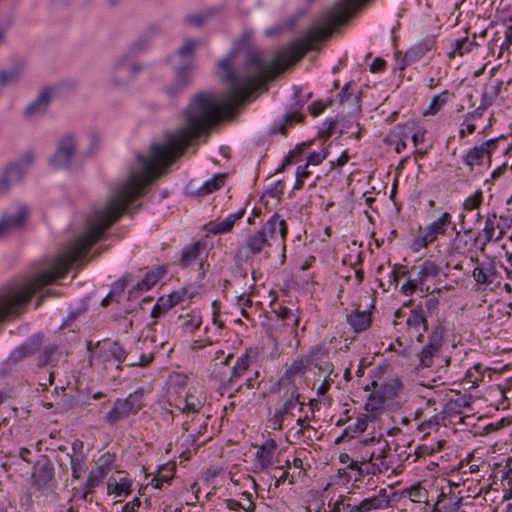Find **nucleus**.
I'll list each match as a JSON object with an SVG mask.
<instances>
[{
    "label": "nucleus",
    "instance_id": "f257e3e1",
    "mask_svg": "<svg viewBox=\"0 0 512 512\" xmlns=\"http://www.w3.org/2000/svg\"><path fill=\"white\" fill-rule=\"evenodd\" d=\"M250 39L251 33L244 32L227 57L218 64L219 76L229 86L225 96L219 98L214 93L197 94L186 109V126L167 135L163 144H153L150 156L137 158V165L131 168L126 181L118 187L106 205L95 212L86 232L77 240H100L125 209L143 196L146 188L184 153L192 140L208 134L221 120L232 118L238 106L288 68L287 52L279 53L271 60H265L254 53L248 57L243 72L236 73L233 70L236 55L249 44Z\"/></svg>",
    "mask_w": 512,
    "mask_h": 512
},
{
    "label": "nucleus",
    "instance_id": "f03ea898",
    "mask_svg": "<svg viewBox=\"0 0 512 512\" xmlns=\"http://www.w3.org/2000/svg\"><path fill=\"white\" fill-rule=\"evenodd\" d=\"M286 233L285 220L279 219L278 214H274L260 230L247 236L245 243L239 247L235 254L236 260L248 262L251 257L259 254L265 245L269 244V238L273 239L278 234L282 245L281 264H284L286 259Z\"/></svg>",
    "mask_w": 512,
    "mask_h": 512
},
{
    "label": "nucleus",
    "instance_id": "7ed1b4c3",
    "mask_svg": "<svg viewBox=\"0 0 512 512\" xmlns=\"http://www.w3.org/2000/svg\"><path fill=\"white\" fill-rule=\"evenodd\" d=\"M363 453L361 455V464L368 465L366 473H382L392 467L389 444L386 439L371 438L363 443Z\"/></svg>",
    "mask_w": 512,
    "mask_h": 512
},
{
    "label": "nucleus",
    "instance_id": "20e7f679",
    "mask_svg": "<svg viewBox=\"0 0 512 512\" xmlns=\"http://www.w3.org/2000/svg\"><path fill=\"white\" fill-rule=\"evenodd\" d=\"M199 44L197 40L187 39L178 49L176 57L181 59L184 65L177 70L175 81L168 88L170 95H175L189 84L190 74L193 70L194 53Z\"/></svg>",
    "mask_w": 512,
    "mask_h": 512
},
{
    "label": "nucleus",
    "instance_id": "39448f33",
    "mask_svg": "<svg viewBox=\"0 0 512 512\" xmlns=\"http://www.w3.org/2000/svg\"><path fill=\"white\" fill-rule=\"evenodd\" d=\"M452 224V215L449 212L440 213L439 217L419 229V235L414 240L415 248H426L436 241L438 236H444L448 227Z\"/></svg>",
    "mask_w": 512,
    "mask_h": 512
},
{
    "label": "nucleus",
    "instance_id": "423d86ee",
    "mask_svg": "<svg viewBox=\"0 0 512 512\" xmlns=\"http://www.w3.org/2000/svg\"><path fill=\"white\" fill-rule=\"evenodd\" d=\"M29 218V209L21 205L14 212L4 213L0 218V239L22 229Z\"/></svg>",
    "mask_w": 512,
    "mask_h": 512
},
{
    "label": "nucleus",
    "instance_id": "0eeeda50",
    "mask_svg": "<svg viewBox=\"0 0 512 512\" xmlns=\"http://www.w3.org/2000/svg\"><path fill=\"white\" fill-rule=\"evenodd\" d=\"M33 160L32 152H27L19 162L9 166L0 178V193L8 191L12 184L19 182Z\"/></svg>",
    "mask_w": 512,
    "mask_h": 512
},
{
    "label": "nucleus",
    "instance_id": "6e6552de",
    "mask_svg": "<svg viewBox=\"0 0 512 512\" xmlns=\"http://www.w3.org/2000/svg\"><path fill=\"white\" fill-rule=\"evenodd\" d=\"M506 225L503 219L498 218L496 214L488 215L484 227L479 233L478 238L482 239L481 250L490 242H498L506 233Z\"/></svg>",
    "mask_w": 512,
    "mask_h": 512
},
{
    "label": "nucleus",
    "instance_id": "1a4fd4ad",
    "mask_svg": "<svg viewBox=\"0 0 512 512\" xmlns=\"http://www.w3.org/2000/svg\"><path fill=\"white\" fill-rule=\"evenodd\" d=\"M407 333L411 340L422 342L424 333L428 329L427 315L422 306H417L410 311L406 319Z\"/></svg>",
    "mask_w": 512,
    "mask_h": 512
},
{
    "label": "nucleus",
    "instance_id": "9d476101",
    "mask_svg": "<svg viewBox=\"0 0 512 512\" xmlns=\"http://www.w3.org/2000/svg\"><path fill=\"white\" fill-rule=\"evenodd\" d=\"M497 143V139H490L480 145L474 146L467 152L464 158L465 164L472 168L476 165L483 164L485 160L490 162L491 154L496 150Z\"/></svg>",
    "mask_w": 512,
    "mask_h": 512
},
{
    "label": "nucleus",
    "instance_id": "9b49d317",
    "mask_svg": "<svg viewBox=\"0 0 512 512\" xmlns=\"http://www.w3.org/2000/svg\"><path fill=\"white\" fill-rule=\"evenodd\" d=\"M76 147L75 139L72 135L64 136L57 147L54 156L51 159V164L54 168L68 167L72 156L74 155Z\"/></svg>",
    "mask_w": 512,
    "mask_h": 512
},
{
    "label": "nucleus",
    "instance_id": "f8f14e48",
    "mask_svg": "<svg viewBox=\"0 0 512 512\" xmlns=\"http://www.w3.org/2000/svg\"><path fill=\"white\" fill-rule=\"evenodd\" d=\"M287 314L288 309L286 307L279 306L278 309L273 308L272 315L269 317V336L275 343L278 340H285V319Z\"/></svg>",
    "mask_w": 512,
    "mask_h": 512
},
{
    "label": "nucleus",
    "instance_id": "ddd939ff",
    "mask_svg": "<svg viewBox=\"0 0 512 512\" xmlns=\"http://www.w3.org/2000/svg\"><path fill=\"white\" fill-rule=\"evenodd\" d=\"M99 357L103 363L115 364L116 368H119L120 363L126 358V353L117 342L106 340L100 348Z\"/></svg>",
    "mask_w": 512,
    "mask_h": 512
},
{
    "label": "nucleus",
    "instance_id": "4468645a",
    "mask_svg": "<svg viewBox=\"0 0 512 512\" xmlns=\"http://www.w3.org/2000/svg\"><path fill=\"white\" fill-rule=\"evenodd\" d=\"M441 343L440 341L429 342L419 353L420 365L423 367H432L436 363L441 364L445 362L448 365L449 360L444 359L440 354Z\"/></svg>",
    "mask_w": 512,
    "mask_h": 512
},
{
    "label": "nucleus",
    "instance_id": "2eb2a0df",
    "mask_svg": "<svg viewBox=\"0 0 512 512\" xmlns=\"http://www.w3.org/2000/svg\"><path fill=\"white\" fill-rule=\"evenodd\" d=\"M33 485L37 489L47 487L54 478V468L49 461L37 462L31 475Z\"/></svg>",
    "mask_w": 512,
    "mask_h": 512
},
{
    "label": "nucleus",
    "instance_id": "dca6fc26",
    "mask_svg": "<svg viewBox=\"0 0 512 512\" xmlns=\"http://www.w3.org/2000/svg\"><path fill=\"white\" fill-rule=\"evenodd\" d=\"M327 155L328 153L326 150H322L321 152L318 153L314 152L309 154V156L307 157L306 165L304 167H299L296 171V182L293 187L294 190L301 189L303 185V180L311 174V172L308 170V167L310 165H319L326 159Z\"/></svg>",
    "mask_w": 512,
    "mask_h": 512
},
{
    "label": "nucleus",
    "instance_id": "f3484780",
    "mask_svg": "<svg viewBox=\"0 0 512 512\" xmlns=\"http://www.w3.org/2000/svg\"><path fill=\"white\" fill-rule=\"evenodd\" d=\"M391 498L386 489H381L376 495L360 502L362 512H370L377 509H386L390 506Z\"/></svg>",
    "mask_w": 512,
    "mask_h": 512
},
{
    "label": "nucleus",
    "instance_id": "a211bd4d",
    "mask_svg": "<svg viewBox=\"0 0 512 512\" xmlns=\"http://www.w3.org/2000/svg\"><path fill=\"white\" fill-rule=\"evenodd\" d=\"M316 368L318 372H316L315 375L318 377V380H321V383L317 387V395L324 396L334 382L336 374L333 373V365L328 362L322 365H316Z\"/></svg>",
    "mask_w": 512,
    "mask_h": 512
},
{
    "label": "nucleus",
    "instance_id": "6ab92c4d",
    "mask_svg": "<svg viewBox=\"0 0 512 512\" xmlns=\"http://www.w3.org/2000/svg\"><path fill=\"white\" fill-rule=\"evenodd\" d=\"M40 350V336H35L30 339L27 343L21 345L15 349L10 357L9 361L17 363L20 362Z\"/></svg>",
    "mask_w": 512,
    "mask_h": 512
},
{
    "label": "nucleus",
    "instance_id": "aec40b11",
    "mask_svg": "<svg viewBox=\"0 0 512 512\" xmlns=\"http://www.w3.org/2000/svg\"><path fill=\"white\" fill-rule=\"evenodd\" d=\"M183 402V407L178 406L181 412L185 414H195L203 407L204 397L196 388H190Z\"/></svg>",
    "mask_w": 512,
    "mask_h": 512
},
{
    "label": "nucleus",
    "instance_id": "412c9836",
    "mask_svg": "<svg viewBox=\"0 0 512 512\" xmlns=\"http://www.w3.org/2000/svg\"><path fill=\"white\" fill-rule=\"evenodd\" d=\"M495 275L494 269L477 265L472 271L476 289L478 291L486 290L494 282Z\"/></svg>",
    "mask_w": 512,
    "mask_h": 512
},
{
    "label": "nucleus",
    "instance_id": "4be33fe9",
    "mask_svg": "<svg viewBox=\"0 0 512 512\" xmlns=\"http://www.w3.org/2000/svg\"><path fill=\"white\" fill-rule=\"evenodd\" d=\"M245 211L243 209L237 211L236 213L230 214L225 219L221 221H217L209 224V231L212 234H223L228 233L234 227V224L237 220L241 219L244 216Z\"/></svg>",
    "mask_w": 512,
    "mask_h": 512
},
{
    "label": "nucleus",
    "instance_id": "5701e85b",
    "mask_svg": "<svg viewBox=\"0 0 512 512\" xmlns=\"http://www.w3.org/2000/svg\"><path fill=\"white\" fill-rule=\"evenodd\" d=\"M205 251L206 245L200 241L185 247L182 251L180 260L182 267H187L194 263L203 253H205Z\"/></svg>",
    "mask_w": 512,
    "mask_h": 512
},
{
    "label": "nucleus",
    "instance_id": "b1692460",
    "mask_svg": "<svg viewBox=\"0 0 512 512\" xmlns=\"http://www.w3.org/2000/svg\"><path fill=\"white\" fill-rule=\"evenodd\" d=\"M50 99L51 90L48 88L42 90L36 100L26 108L25 114L32 117L44 113L49 105Z\"/></svg>",
    "mask_w": 512,
    "mask_h": 512
},
{
    "label": "nucleus",
    "instance_id": "393cba45",
    "mask_svg": "<svg viewBox=\"0 0 512 512\" xmlns=\"http://www.w3.org/2000/svg\"><path fill=\"white\" fill-rule=\"evenodd\" d=\"M483 116V110L481 108H477L474 111L468 113L465 116L464 121L461 124V129L459 130V137L465 138L467 135H471L476 130V122L481 119Z\"/></svg>",
    "mask_w": 512,
    "mask_h": 512
},
{
    "label": "nucleus",
    "instance_id": "a878e982",
    "mask_svg": "<svg viewBox=\"0 0 512 512\" xmlns=\"http://www.w3.org/2000/svg\"><path fill=\"white\" fill-rule=\"evenodd\" d=\"M142 393L135 392L130 394L126 399H118L116 402L122 407L126 416L136 414L142 407Z\"/></svg>",
    "mask_w": 512,
    "mask_h": 512
},
{
    "label": "nucleus",
    "instance_id": "bb28decb",
    "mask_svg": "<svg viewBox=\"0 0 512 512\" xmlns=\"http://www.w3.org/2000/svg\"><path fill=\"white\" fill-rule=\"evenodd\" d=\"M385 400L375 391L370 394L365 404V413L371 416V419H377L384 410Z\"/></svg>",
    "mask_w": 512,
    "mask_h": 512
},
{
    "label": "nucleus",
    "instance_id": "cd10ccee",
    "mask_svg": "<svg viewBox=\"0 0 512 512\" xmlns=\"http://www.w3.org/2000/svg\"><path fill=\"white\" fill-rule=\"evenodd\" d=\"M25 68L23 61L17 62L13 67L7 70L0 71V85L7 86L12 83H16Z\"/></svg>",
    "mask_w": 512,
    "mask_h": 512
},
{
    "label": "nucleus",
    "instance_id": "c85d7f7f",
    "mask_svg": "<svg viewBox=\"0 0 512 512\" xmlns=\"http://www.w3.org/2000/svg\"><path fill=\"white\" fill-rule=\"evenodd\" d=\"M485 375V368L481 364H476L469 368L463 378V384L469 388H475L483 381Z\"/></svg>",
    "mask_w": 512,
    "mask_h": 512
},
{
    "label": "nucleus",
    "instance_id": "c756f323",
    "mask_svg": "<svg viewBox=\"0 0 512 512\" xmlns=\"http://www.w3.org/2000/svg\"><path fill=\"white\" fill-rule=\"evenodd\" d=\"M348 321L355 331H363L370 325V313L355 311L348 316Z\"/></svg>",
    "mask_w": 512,
    "mask_h": 512
},
{
    "label": "nucleus",
    "instance_id": "7c9ffc66",
    "mask_svg": "<svg viewBox=\"0 0 512 512\" xmlns=\"http://www.w3.org/2000/svg\"><path fill=\"white\" fill-rule=\"evenodd\" d=\"M165 271L161 268L146 273L142 281L138 282L134 287L138 291H147L153 287L164 275Z\"/></svg>",
    "mask_w": 512,
    "mask_h": 512
},
{
    "label": "nucleus",
    "instance_id": "2f4dec72",
    "mask_svg": "<svg viewBox=\"0 0 512 512\" xmlns=\"http://www.w3.org/2000/svg\"><path fill=\"white\" fill-rule=\"evenodd\" d=\"M404 497L409 498L412 502L415 503H427L428 502V491L422 487L420 484L413 485L409 488H406L402 492Z\"/></svg>",
    "mask_w": 512,
    "mask_h": 512
},
{
    "label": "nucleus",
    "instance_id": "473e14b6",
    "mask_svg": "<svg viewBox=\"0 0 512 512\" xmlns=\"http://www.w3.org/2000/svg\"><path fill=\"white\" fill-rule=\"evenodd\" d=\"M249 365L250 356L248 353H244L238 357L236 363L231 368V375L228 378V382H233L235 379L241 377L247 371Z\"/></svg>",
    "mask_w": 512,
    "mask_h": 512
},
{
    "label": "nucleus",
    "instance_id": "72a5a7b5",
    "mask_svg": "<svg viewBox=\"0 0 512 512\" xmlns=\"http://www.w3.org/2000/svg\"><path fill=\"white\" fill-rule=\"evenodd\" d=\"M106 473L102 469L94 468L90 471L88 478L86 480L84 486V498L87 497L89 493L93 491L95 487H97L103 479L106 477Z\"/></svg>",
    "mask_w": 512,
    "mask_h": 512
},
{
    "label": "nucleus",
    "instance_id": "f704fd0d",
    "mask_svg": "<svg viewBox=\"0 0 512 512\" xmlns=\"http://www.w3.org/2000/svg\"><path fill=\"white\" fill-rule=\"evenodd\" d=\"M476 47H477V44L474 41L469 40L468 38H463V39L457 40L455 42L454 47L449 52V55L452 58L462 57L466 53L471 52L473 50V48H476Z\"/></svg>",
    "mask_w": 512,
    "mask_h": 512
},
{
    "label": "nucleus",
    "instance_id": "c9c22d12",
    "mask_svg": "<svg viewBox=\"0 0 512 512\" xmlns=\"http://www.w3.org/2000/svg\"><path fill=\"white\" fill-rule=\"evenodd\" d=\"M226 503L230 510L243 509L246 512H252L255 509V504L252 502L250 494L247 493H243L239 501L228 499Z\"/></svg>",
    "mask_w": 512,
    "mask_h": 512
},
{
    "label": "nucleus",
    "instance_id": "e433bc0d",
    "mask_svg": "<svg viewBox=\"0 0 512 512\" xmlns=\"http://www.w3.org/2000/svg\"><path fill=\"white\" fill-rule=\"evenodd\" d=\"M180 326L184 332L193 333L202 324V318L198 315L187 314L179 317Z\"/></svg>",
    "mask_w": 512,
    "mask_h": 512
},
{
    "label": "nucleus",
    "instance_id": "4c0bfd02",
    "mask_svg": "<svg viewBox=\"0 0 512 512\" xmlns=\"http://www.w3.org/2000/svg\"><path fill=\"white\" fill-rule=\"evenodd\" d=\"M288 413V399H285L281 405L276 408L274 416L269 420V427L273 430H280L284 416Z\"/></svg>",
    "mask_w": 512,
    "mask_h": 512
},
{
    "label": "nucleus",
    "instance_id": "58836bf2",
    "mask_svg": "<svg viewBox=\"0 0 512 512\" xmlns=\"http://www.w3.org/2000/svg\"><path fill=\"white\" fill-rule=\"evenodd\" d=\"M226 174H217L212 179L205 182V184L199 189V192L203 195L210 194L220 189L225 182Z\"/></svg>",
    "mask_w": 512,
    "mask_h": 512
},
{
    "label": "nucleus",
    "instance_id": "ea45409f",
    "mask_svg": "<svg viewBox=\"0 0 512 512\" xmlns=\"http://www.w3.org/2000/svg\"><path fill=\"white\" fill-rule=\"evenodd\" d=\"M291 468H293L294 471L290 475L291 476L290 484H292L295 481L304 482L305 479L307 478V474H306V468L304 466L303 460L298 457H295L292 462V465H290V469Z\"/></svg>",
    "mask_w": 512,
    "mask_h": 512
},
{
    "label": "nucleus",
    "instance_id": "a19ab883",
    "mask_svg": "<svg viewBox=\"0 0 512 512\" xmlns=\"http://www.w3.org/2000/svg\"><path fill=\"white\" fill-rule=\"evenodd\" d=\"M175 466L163 467L158 474L152 479L151 485L155 488H162L164 483H168L173 477Z\"/></svg>",
    "mask_w": 512,
    "mask_h": 512
},
{
    "label": "nucleus",
    "instance_id": "79ce46f5",
    "mask_svg": "<svg viewBox=\"0 0 512 512\" xmlns=\"http://www.w3.org/2000/svg\"><path fill=\"white\" fill-rule=\"evenodd\" d=\"M86 457L83 454H74L71 456V468L72 476L75 479H79L82 474L86 471Z\"/></svg>",
    "mask_w": 512,
    "mask_h": 512
},
{
    "label": "nucleus",
    "instance_id": "37998d69",
    "mask_svg": "<svg viewBox=\"0 0 512 512\" xmlns=\"http://www.w3.org/2000/svg\"><path fill=\"white\" fill-rule=\"evenodd\" d=\"M131 483L128 479H120L119 482L116 480H110L108 482V493L116 494L121 496L122 494H128L130 492Z\"/></svg>",
    "mask_w": 512,
    "mask_h": 512
},
{
    "label": "nucleus",
    "instance_id": "c03bdc74",
    "mask_svg": "<svg viewBox=\"0 0 512 512\" xmlns=\"http://www.w3.org/2000/svg\"><path fill=\"white\" fill-rule=\"evenodd\" d=\"M483 202V192L481 190L475 191L472 195L467 197L463 202V210L464 211H473L482 205Z\"/></svg>",
    "mask_w": 512,
    "mask_h": 512
},
{
    "label": "nucleus",
    "instance_id": "a18cd8bd",
    "mask_svg": "<svg viewBox=\"0 0 512 512\" xmlns=\"http://www.w3.org/2000/svg\"><path fill=\"white\" fill-rule=\"evenodd\" d=\"M373 386H374V389H376L375 391L386 401L387 399L389 398H392L394 397L397 392H398V389H399V384L394 382V383H385V384H382L378 389H377V383L376 382H373L372 383Z\"/></svg>",
    "mask_w": 512,
    "mask_h": 512
},
{
    "label": "nucleus",
    "instance_id": "49530a36",
    "mask_svg": "<svg viewBox=\"0 0 512 512\" xmlns=\"http://www.w3.org/2000/svg\"><path fill=\"white\" fill-rule=\"evenodd\" d=\"M439 272L440 268L436 264L426 262L420 267L417 276L421 278L422 283H424L427 278L437 276Z\"/></svg>",
    "mask_w": 512,
    "mask_h": 512
},
{
    "label": "nucleus",
    "instance_id": "de8ad7c7",
    "mask_svg": "<svg viewBox=\"0 0 512 512\" xmlns=\"http://www.w3.org/2000/svg\"><path fill=\"white\" fill-rule=\"evenodd\" d=\"M504 53L507 55H512V25L506 27L504 31V40L500 46L499 57H501Z\"/></svg>",
    "mask_w": 512,
    "mask_h": 512
},
{
    "label": "nucleus",
    "instance_id": "09e8293b",
    "mask_svg": "<svg viewBox=\"0 0 512 512\" xmlns=\"http://www.w3.org/2000/svg\"><path fill=\"white\" fill-rule=\"evenodd\" d=\"M181 300V297L179 295V293H172L166 297H160L158 299V304L161 306L162 308V311H168L170 310L172 307H174L177 303H179V301Z\"/></svg>",
    "mask_w": 512,
    "mask_h": 512
},
{
    "label": "nucleus",
    "instance_id": "8fccbe9b",
    "mask_svg": "<svg viewBox=\"0 0 512 512\" xmlns=\"http://www.w3.org/2000/svg\"><path fill=\"white\" fill-rule=\"evenodd\" d=\"M55 351V345H48L43 348L40 346V350L38 351L40 354L38 356L37 365L44 366L48 364L51 361V356L55 353Z\"/></svg>",
    "mask_w": 512,
    "mask_h": 512
},
{
    "label": "nucleus",
    "instance_id": "3c124183",
    "mask_svg": "<svg viewBox=\"0 0 512 512\" xmlns=\"http://www.w3.org/2000/svg\"><path fill=\"white\" fill-rule=\"evenodd\" d=\"M421 284H423L421 278L416 275L415 278L407 279L401 285L400 290L404 295L411 296Z\"/></svg>",
    "mask_w": 512,
    "mask_h": 512
},
{
    "label": "nucleus",
    "instance_id": "603ef678",
    "mask_svg": "<svg viewBox=\"0 0 512 512\" xmlns=\"http://www.w3.org/2000/svg\"><path fill=\"white\" fill-rule=\"evenodd\" d=\"M125 417L127 416L123 412L122 407H120L118 403L115 402L113 408L106 414L105 418L110 425H113Z\"/></svg>",
    "mask_w": 512,
    "mask_h": 512
},
{
    "label": "nucleus",
    "instance_id": "864d4df0",
    "mask_svg": "<svg viewBox=\"0 0 512 512\" xmlns=\"http://www.w3.org/2000/svg\"><path fill=\"white\" fill-rule=\"evenodd\" d=\"M336 503L337 512H362V510H360V503L353 505L350 503V499L345 497L337 500Z\"/></svg>",
    "mask_w": 512,
    "mask_h": 512
},
{
    "label": "nucleus",
    "instance_id": "5fc2aeb1",
    "mask_svg": "<svg viewBox=\"0 0 512 512\" xmlns=\"http://www.w3.org/2000/svg\"><path fill=\"white\" fill-rule=\"evenodd\" d=\"M114 460L115 455L110 452H106L99 457L96 468L104 470V472L107 474L110 471Z\"/></svg>",
    "mask_w": 512,
    "mask_h": 512
},
{
    "label": "nucleus",
    "instance_id": "6e6d98bb",
    "mask_svg": "<svg viewBox=\"0 0 512 512\" xmlns=\"http://www.w3.org/2000/svg\"><path fill=\"white\" fill-rule=\"evenodd\" d=\"M375 419H371V416L367 413L361 414L353 424V432L355 433H363L368 428V423L370 421H374Z\"/></svg>",
    "mask_w": 512,
    "mask_h": 512
},
{
    "label": "nucleus",
    "instance_id": "4d7b16f0",
    "mask_svg": "<svg viewBox=\"0 0 512 512\" xmlns=\"http://www.w3.org/2000/svg\"><path fill=\"white\" fill-rule=\"evenodd\" d=\"M339 461L343 464H346L348 469L358 470L359 472H362L361 458L354 460V459H351V457L347 453H341L339 455Z\"/></svg>",
    "mask_w": 512,
    "mask_h": 512
},
{
    "label": "nucleus",
    "instance_id": "13d9d810",
    "mask_svg": "<svg viewBox=\"0 0 512 512\" xmlns=\"http://www.w3.org/2000/svg\"><path fill=\"white\" fill-rule=\"evenodd\" d=\"M445 99L441 96H435L427 110L424 111V115H434L436 114L444 105Z\"/></svg>",
    "mask_w": 512,
    "mask_h": 512
},
{
    "label": "nucleus",
    "instance_id": "bf43d9fd",
    "mask_svg": "<svg viewBox=\"0 0 512 512\" xmlns=\"http://www.w3.org/2000/svg\"><path fill=\"white\" fill-rule=\"evenodd\" d=\"M273 455L268 453L265 448L260 447L256 452V460L261 468L267 467L272 460Z\"/></svg>",
    "mask_w": 512,
    "mask_h": 512
},
{
    "label": "nucleus",
    "instance_id": "052dcab7",
    "mask_svg": "<svg viewBox=\"0 0 512 512\" xmlns=\"http://www.w3.org/2000/svg\"><path fill=\"white\" fill-rule=\"evenodd\" d=\"M332 104V101L331 100H327V101H315L313 102L310 106H309V112L311 113V115H313L314 117L320 115L326 108H328L329 106H331Z\"/></svg>",
    "mask_w": 512,
    "mask_h": 512
},
{
    "label": "nucleus",
    "instance_id": "680f3d73",
    "mask_svg": "<svg viewBox=\"0 0 512 512\" xmlns=\"http://www.w3.org/2000/svg\"><path fill=\"white\" fill-rule=\"evenodd\" d=\"M294 97L297 99L296 105L302 107L310 99L311 92H306L305 94H302V88L294 87Z\"/></svg>",
    "mask_w": 512,
    "mask_h": 512
},
{
    "label": "nucleus",
    "instance_id": "e2e57ef3",
    "mask_svg": "<svg viewBox=\"0 0 512 512\" xmlns=\"http://www.w3.org/2000/svg\"><path fill=\"white\" fill-rule=\"evenodd\" d=\"M206 19H207V15L203 14V13L192 14V15H188L186 17V21L189 24L194 25V26L203 25L205 23Z\"/></svg>",
    "mask_w": 512,
    "mask_h": 512
},
{
    "label": "nucleus",
    "instance_id": "0e129e2a",
    "mask_svg": "<svg viewBox=\"0 0 512 512\" xmlns=\"http://www.w3.org/2000/svg\"><path fill=\"white\" fill-rule=\"evenodd\" d=\"M232 358H233V354L228 353L227 355H225L224 351L219 350L215 353V358H214L215 366H217L218 364L225 366V365L229 364V362Z\"/></svg>",
    "mask_w": 512,
    "mask_h": 512
},
{
    "label": "nucleus",
    "instance_id": "69168bd1",
    "mask_svg": "<svg viewBox=\"0 0 512 512\" xmlns=\"http://www.w3.org/2000/svg\"><path fill=\"white\" fill-rule=\"evenodd\" d=\"M426 315H432L439 308V300L435 297L429 298L425 302V307H423Z\"/></svg>",
    "mask_w": 512,
    "mask_h": 512
},
{
    "label": "nucleus",
    "instance_id": "338daca9",
    "mask_svg": "<svg viewBox=\"0 0 512 512\" xmlns=\"http://www.w3.org/2000/svg\"><path fill=\"white\" fill-rule=\"evenodd\" d=\"M308 363V360L305 358H299L294 360V362L290 366V373L303 371L308 366Z\"/></svg>",
    "mask_w": 512,
    "mask_h": 512
},
{
    "label": "nucleus",
    "instance_id": "774afa93",
    "mask_svg": "<svg viewBox=\"0 0 512 512\" xmlns=\"http://www.w3.org/2000/svg\"><path fill=\"white\" fill-rule=\"evenodd\" d=\"M127 283L128 282H127L126 278H122V279L118 280L117 282L114 283L110 292L113 295L122 294L127 286Z\"/></svg>",
    "mask_w": 512,
    "mask_h": 512
}]
</instances>
